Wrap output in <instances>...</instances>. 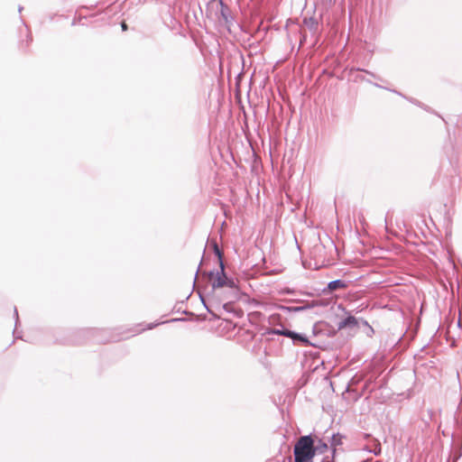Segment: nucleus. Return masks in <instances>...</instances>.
Returning <instances> with one entry per match:
<instances>
[{
    "mask_svg": "<svg viewBox=\"0 0 462 462\" xmlns=\"http://www.w3.org/2000/svg\"><path fill=\"white\" fill-rule=\"evenodd\" d=\"M347 287V283L344 280H335L328 283L327 287L321 290L319 292V307H323L325 310H328L333 314L342 312L344 310L341 305H337L336 300L331 296L328 298L333 291L342 290Z\"/></svg>",
    "mask_w": 462,
    "mask_h": 462,
    "instance_id": "f257e3e1",
    "label": "nucleus"
},
{
    "mask_svg": "<svg viewBox=\"0 0 462 462\" xmlns=\"http://www.w3.org/2000/svg\"><path fill=\"white\" fill-rule=\"evenodd\" d=\"M294 462H313L314 441L310 436L300 437L294 446Z\"/></svg>",
    "mask_w": 462,
    "mask_h": 462,
    "instance_id": "f03ea898",
    "label": "nucleus"
},
{
    "mask_svg": "<svg viewBox=\"0 0 462 462\" xmlns=\"http://www.w3.org/2000/svg\"><path fill=\"white\" fill-rule=\"evenodd\" d=\"M341 444V436L338 434H333L331 438L330 447L328 444L319 439V454L328 452L329 455H326L322 458V462H334L336 447Z\"/></svg>",
    "mask_w": 462,
    "mask_h": 462,
    "instance_id": "7ed1b4c3",
    "label": "nucleus"
},
{
    "mask_svg": "<svg viewBox=\"0 0 462 462\" xmlns=\"http://www.w3.org/2000/svg\"><path fill=\"white\" fill-rule=\"evenodd\" d=\"M323 314L325 316V319H327L330 322L335 323V325L337 328V330H340L345 328H357L358 326V322L354 316H348L346 319L337 320V317L338 313L336 315L329 312L328 310H324Z\"/></svg>",
    "mask_w": 462,
    "mask_h": 462,
    "instance_id": "20e7f679",
    "label": "nucleus"
},
{
    "mask_svg": "<svg viewBox=\"0 0 462 462\" xmlns=\"http://www.w3.org/2000/svg\"><path fill=\"white\" fill-rule=\"evenodd\" d=\"M221 274H218L217 277L214 280L213 282V286L214 287H217V288H220V287H223L226 285V276L224 274V272H223V265L221 264Z\"/></svg>",
    "mask_w": 462,
    "mask_h": 462,
    "instance_id": "39448f33",
    "label": "nucleus"
},
{
    "mask_svg": "<svg viewBox=\"0 0 462 462\" xmlns=\"http://www.w3.org/2000/svg\"><path fill=\"white\" fill-rule=\"evenodd\" d=\"M279 334L281 335H284V336H287V337H290L291 338H294V339H300L303 342H307V339L304 338L303 337L300 336V335H297L293 332H291V331H283V332H278Z\"/></svg>",
    "mask_w": 462,
    "mask_h": 462,
    "instance_id": "423d86ee",
    "label": "nucleus"
},
{
    "mask_svg": "<svg viewBox=\"0 0 462 462\" xmlns=\"http://www.w3.org/2000/svg\"><path fill=\"white\" fill-rule=\"evenodd\" d=\"M323 383H324L325 384H329V385H331V384H332V383L329 381V379H328V377L327 375H325V376H324V378H323Z\"/></svg>",
    "mask_w": 462,
    "mask_h": 462,
    "instance_id": "0eeeda50",
    "label": "nucleus"
},
{
    "mask_svg": "<svg viewBox=\"0 0 462 462\" xmlns=\"http://www.w3.org/2000/svg\"><path fill=\"white\" fill-rule=\"evenodd\" d=\"M381 453V445L377 444L376 448L374 449V454L377 456Z\"/></svg>",
    "mask_w": 462,
    "mask_h": 462,
    "instance_id": "6e6552de",
    "label": "nucleus"
},
{
    "mask_svg": "<svg viewBox=\"0 0 462 462\" xmlns=\"http://www.w3.org/2000/svg\"><path fill=\"white\" fill-rule=\"evenodd\" d=\"M121 27L123 31H127L128 29V26L125 21L121 23Z\"/></svg>",
    "mask_w": 462,
    "mask_h": 462,
    "instance_id": "1a4fd4ad",
    "label": "nucleus"
},
{
    "mask_svg": "<svg viewBox=\"0 0 462 462\" xmlns=\"http://www.w3.org/2000/svg\"><path fill=\"white\" fill-rule=\"evenodd\" d=\"M323 323H327V321H319V326L322 325ZM319 333L321 332V328L320 327L319 328Z\"/></svg>",
    "mask_w": 462,
    "mask_h": 462,
    "instance_id": "9d476101",
    "label": "nucleus"
}]
</instances>
